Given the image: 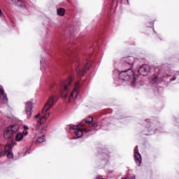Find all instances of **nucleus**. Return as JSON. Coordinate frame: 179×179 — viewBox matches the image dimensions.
I'll list each match as a JSON object with an SVG mask.
<instances>
[{"instance_id": "nucleus-17", "label": "nucleus", "mask_w": 179, "mask_h": 179, "mask_svg": "<svg viewBox=\"0 0 179 179\" xmlns=\"http://www.w3.org/2000/svg\"><path fill=\"white\" fill-rule=\"evenodd\" d=\"M4 155L5 153H3V150L0 148V157H2Z\"/></svg>"}, {"instance_id": "nucleus-15", "label": "nucleus", "mask_w": 179, "mask_h": 179, "mask_svg": "<svg viewBox=\"0 0 179 179\" xmlns=\"http://www.w3.org/2000/svg\"><path fill=\"white\" fill-rule=\"evenodd\" d=\"M57 15L59 16H64L65 15V10L64 8L57 9Z\"/></svg>"}, {"instance_id": "nucleus-18", "label": "nucleus", "mask_w": 179, "mask_h": 179, "mask_svg": "<svg viewBox=\"0 0 179 179\" xmlns=\"http://www.w3.org/2000/svg\"><path fill=\"white\" fill-rule=\"evenodd\" d=\"M34 118L37 120V118H40V113L34 116Z\"/></svg>"}, {"instance_id": "nucleus-14", "label": "nucleus", "mask_w": 179, "mask_h": 179, "mask_svg": "<svg viewBox=\"0 0 179 179\" xmlns=\"http://www.w3.org/2000/svg\"><path fill=\"white\" fill-rule=\"evenodd\" d=\"M43 142H45V138L44 137V135H43L41 137H38L36 139V143H43Z\"/></svg>"}, {"instance_id": "nucleus-16", "label": "nucleus", "mask_w": 179, "mask_h": 179, "mask_svg": "<svg viewBox=\"0 0 179 179\" xmlns=\"http://www.w3.org/2000/svg\"><path fill=\"white\" fill-rule=\"evenodd\" d=\"M23 128H24L23 132H24V131L29 130V126L24 125V126H23Z\"/></svg>"}, {"instance_id": "nucleus-23", "label": "nucleus", "mask_w": 179, "mask_h": 179, "mask_svg": "<svg viewBox=\"0 0 179 179\" xmlns=\"http://www.w3.org/2000/svg\"><path fill=\"white\" fill-rule=\"evenodd\" d=\"M171 80H176V78L172 79Z\"/></svg>"}, {"instance_id": "nucleus-25", "label": "nucleus", "mask_w": 179, "mask_h": 179, "mask_svg": "<svg viewBox=\"0 0 179 179\" xmlns=\"http://www.w3.org/2000/svg\"><path fill=\"white\" fill-rule=\"evenodd\" d=\"M122 179H127V178H122Z\"/></svg>"}, {"instance_id": "nucleus-5", "label": "nucleus", "mask_w": 179, "mask_h": 179, "mask_svg": "<svg viewBox=\"0 0 179 179\" xmlns=\"http://www.w3.org/2000/svg\"><path fill=\"white\" fill-rule=\"evenodd\" d=\"M20 127L17 124H13L6 129V131L4 133V138L6 139H9L14 134H16L17 131L20 129Z\"/></svg>"}, {"instance_id": "nucleus-4", "label": "nucleus", "mask_w": 179, "mask_h": 179, "mask_svg": "<svg viewBox=\"0 0 179 179\" xmlns=\"http://www.w3.org/2000/svg\"><path fill=\"white\" fill-rule=\"evenodd\" d=\"M119 78L122 80H126V82H130L131 86H135L136 82V78L134 75V71L129 69L127 71H121L119 73Z\"/></svg>"}, {"instance_id": "nucleus-7", "label": "nucleus", "mask_w": 179, "mask_h": 179, "mask_svg": "<svg viewBox=\"0 0 179 179\" xmlns=\"http://www.w3.org/2000/svg\"><path fill=\"white\" fill-rule=\"evenodd\" d=\"M12 148H13V143H8L4 148V153L8 159H12V157H13V153L11 152Z\"/></svg>"}, {"instance_id": "nucleus-12", "label": "nucleus", "mask_w": 179, "mask_h": 179, "mask_svg": "<svg viewBox=\"0 0 179 179\" xmlns=\"http://www.w3.org/2000/svg\"><path fill=\"white\" fill-rule=\"evenodd\" d=\"M27 135H29V131H22V133L18 132L15 136V141H17V142H20V141L23 139L24 136H26Z\"/></svg>"}, {"instance_id": "nucleus-11", "label": "nucleus", "mask_w": 179, "mask_h": 179, "mask_svg": "<svg viewBox=\"0 0 179 179\" xmlns=\"http://www.w3.org/2000/svg\"><path fill=\"white\" fill-rule=\"evenodd\" d=\"M0 100H2L3 103H8V96L5 94V90L2 86H0Z\"/></svg>"}, {"instance_id": "nucleus-9", "label": "nucleus", "mask_w": 179, "mask_h": 179, "mask_svg": "<svg viewBox=\"0 0 179 179\" xmlns=\"http://www.w3.org/2000/svg\"><path fill=\"white\" fill-rule=\"evenodd\" d=\"M87 69H89V64H87L84 69H82V66H77L76 68V71L78 73V78H80V76H83V75H85V72H86Z\"/></svg>"}, {"instance_id": "nucleus-3", "label": "nucleus", "mask_w": 179, "mask_h": 179, "mask_svg": "<svg viewBox=\"0 0 179 179\" xmlns=\"http://www.w3.org/2000/svg\"><path fill=\"white\" fill-rule=\"evenodd\" d=\"M83 127H90V120H83L80 124L77 125H71V129L76 130L74 134L76 135L77 138H80L83 135V132H87L89 129H80ZM77 138H73V139H77Z\"/></svg>"}, {"instance_id": "nucleus-6", "label": "nucleus", "mask_w": 179, "mask_h": 179, "mask_svg": "<svg viewBox=\"0 0 179 179\" xmlns=\"http://www.w3.org/2000/svg\"><path fill=\"white\" fill-rule=\"evenodd\" d=\"M33 106H34V102L31 101H28L25 105V113L27 118H30L33 115Z\"/></svg>"}, {"instance_id": "nucleus-10", "label": "nucleus", "mask_w": 179, "mask_h": 179, "mask_svg": "<svg viewBox=\"0 0 179 179\" xmlns=\"http://www.w3.org/2000/svg\"><path fill=\"white\" fill-rule=\"evenodd\" d=\"M138 73L143 76H146V75L149 73V66L143 65L141 67L139 68Z\"/></svg>"}, {"instance_id": "nucleus-20", "label": "nucleus", "mask_w": 179, "mask_h": 179, "mask_svg": "<svg viewBox=\"0 0 179 179\" xmlns=\"http://www.w3.org/2000/svg\"><path fill=\"white\" fill-rule=\"evenodd\" d=\"M129 65H130V68H132V65H134V62H129Z\"/></svg>"}, {"instance_id": "nucleus-21", "label": "nucleus", "mask_w": 179, "mask_h": 179, "mask_svg": "<svg viewBox=\"0 0 179 179\" xmlns=\"http://www.w3.org/2000/svg\"><path fill=\"white\" fill-rule=\"evenodd\" d=\"M2 16V10L0 8V17Z\"/></svg>"}, {"instance_id": "nucleus-13", "label": "nucleus", "mask_w": 179, "mask_h": 179, "mask_svg": "<svg viewBox=\"0 0 179 179\" xmlns=\"http://www.w3.org/2000/svg\"><path fill=\"white\" fill-rule=\"evenodd\" d=\"M12 1L17 5V6H20V8H24L25 5L22 0H12Z\"/></svg>"}, {"instance_id": "nucleus-22", "label": "nucleus", "mask_w": 179, "mask_h": 179, "mask_svg": "<svg viewBox=\"0 0 179 179\" xmlns=\"http://www.w3.org/2000/svg\"><path fill=\"white\" fill-rule=\"evenodd\" d=\"M134 59V58H132V57H130V60H133Z\"/></svg>"}, {"instance_id": "nucleus-1", "label": "nucleus", "mask_w": 179, "mask_h": 179, "mask_svg": "<svg viewBox=\"0 0 179 179\" xmlns=\"http://www.w3.org/2000/svg\"><path fill=\"white\" fill-rule=\"evenodd\" d=\"M80 87L79 80H75L73 77L70 76L62 85L61 93L62 97L66 99L69 96V101L71 103L72 100H75L78 97Z\"/></svg>"}, {"instance_id": "nucleus-8", "label": "nucleus", "mask_w": 179, "mask_h": 179, "mask_svg": "<svg viewBox=\"0 0 179 179\" xmlns=\"http://www.w3.org/2000/svg\"><path fill=\"white\" fill-rule=\"evenodd\" d=\"M134 157L137 166H141V163H142V157L138 151V146H136L134 148Z\"/></svg>"}, {"instance_id": "nucleus-2", "label": "nucleus", "mask_w": 179, "mask_h": 179, "mask_svg": "<svg viewBox=\"0 0 179 179\" xmlns=\"http://www.w3.org/2000/svg\"><path fill=\"white\" fill-rule=\"evenodd\" d=\"M55 104V98L54 97V96L52 95L49 97L47 103H45L44 108L42 110V112H41L42 116L39 120V121H38L37 125L40 126L43 124H45V121L47 120V118L50 117V113H47V111H48V110H50V108H51V107H52V106H54Z\"/></svg>"}, {"instance_id": "nucleus-24", "label": "nucleus", "mask_w": 179, "mask_h": 179, "mask_svg": "<svg viewBox=\"0 0 179 179\" xmlns=\"http://www.w3.org/2000/svg\"><path fill=\"white\" fill-rule=\"evenodd\" d=\"M41 64H43V61L41 60Z\"/></svg>"}, {"instance_id": "nucleus-19", "label": "nucleus", "mask_w": 179, "mask_h": 179, "mask_svg": "<svg viewBox=\"0 0 179 179\" xmlns=\"http://www.w3.org/2000/svg\"><path fill=\"white\" fill-rule=\"evenodd\" d=\"M93 117H91V127H94V123H92Z\"/></svg>"}]
</instances>
